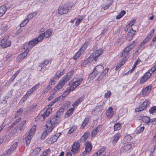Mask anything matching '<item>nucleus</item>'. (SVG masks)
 I'll return each instance as SVG.
<instances>
[{
  "instance_id": "nucleus-1",
  "label": "nucleus",
  "mask_w": 156,
  "mask_h": 156,
  "mask_svg": "<svg viewBox=\"0 0 156 156\" xmlns=\"http://www.w3.org/2000/svg\"><path fill=\"white\" fill-rule=\"evenodd\" d=\"M54 104L53 102H51L49 105L46 106L36 118L35 120L36 121L40 119H41V120L45 119L46 118L48 117L51 112H52V108L51 107Z\"/></svg>"
},
{
  "instance_id": "nucleus-2",
  "label": "nucleus",
  "mask_w": 156,
  "mask_h": 156,
  "mask_svg": "<svg viewBox=\"0 0 156 156\" xmlns=\"http://www.w3.org/2000/svg\"><path fill=\"white\" fill-rule=\"evenodd\" d=\"M60 117L56 115L51 117L49 121H48L46 124L47 128H52L53 129L56 125L58 124L60 122Z\"/></svg>"
},
{
  "instance_id": "nucleus-3",
  "label": "nucleus",
  "mask_w": 156,
  "mask_h": 156,
  "mask_svg": "<svg viewBox=\"0 0 156 156\" xmlns=\"http://www.w3.org/2000/svg\"><path fill=\"white\" fill-rule=\"evenodd\" d=\"M83 80V77H74L69 82V85H71L70 87V90H73L74 89L79 85Z\"/></svg>"
},
{
  "instance_id": "nucleus-4",
  "label": "nucleus",
  "mask_w": 156,
  "mask_h": 156,
  "mask_svg": "<svg viewBox=\"0 0 156 156\" xmlns=\"http://www.w3.org/2000/svg\"><path fill=\"white\" fill-rule=\"evenodd\" d=\"M42 37L41 38V37L38 36L37 38L32 40L29 41L28 43L25 44H24V48L25 49H28L29 51L30 48H32L39 42L42 41Z\"/></svg>"
},
{
  "instance_id": "nucleus-5",
  "label": "nucleus",
  "mask_w": 156,
  "mask_h": 156,
  "mask_svg": "<svg viewBox=\"0 0 156 156\" xmlns=\"http://www.w3.org/2000/svg\"><path fill=\"white\" fill-rule=\"evenodd\" d=\"M69 78L68 76V75H65L59 81L56 86L54 88L55 92H56L58 90L61 89L65 83L69 80Z\"/></svg>"
},
{
  "instance_id": "nucleus-6",
  "label": "nucleus",
  "mask_w": 156,
  "mask_h": 156,
  "mask_svg": "<svg viewBox=\"0 0 156 156\" xmlns=\"http://www.w3.org/2000/svg\"><path fill=\"white\" fill-rule=\"evenodd\" d=\"M9 36L7 35L4 38L1 40L0 42V46L2 48H5L10 46L11 42L10 41H7L8 39Z\"/></svg>"
},
{
  "instance_id": "nucleus-7",
  "label": "nucleus",
  "mask_w": 156,
  "mask_h": 156,
  "mask_svg": "<svg viewBox=\"0 0 156 156\" xmlns=\"http://www.w3.org/2000/svg\"><path fill=\"white\" fill-rule=\"evenodd\" d=\"M150 104V101L146 100L142 105H140L138 107L136 108V112H140L145 110L148 106H149Z\"/></svg>"
},
{
  "instance_id": "nucleus-8",
  "label": "nucleus",
  "mask_w": 156,
  "mask_h": 156,
  "mask_svg": "<svg viewBox=\"0 0 156 156\" xmlns=\"http://www.w3.org/2000/svg\"><path fill=\"white\" fill-rule=\"evenodd\" d=\"M103 50L102 49H100L93 53L89 57V59H92L96 61L97 59V58L100 56L102 53Z\"/></svg>"
},
{
  "instance_id": "nucleus-9",
  "label": "nucleus",
  "mask_w": 156,
  "mask_h": 156,
  "mask_svg": "<svg viewBox=\"0 0 156 156\" xmlns=\"http://www.w3.org/2000/svg\"><path fill=\"white\" fill-rule=\"evenodd\" d=\"M70 9L66 6H61L59 7L58 9V13L60 15L66 14L68 12Z\"/></svg>"
},
{
  "instance_id": "nucleus-10",
  "label": "nucleus",
  "mask_w": 156,
  "mask_h": 156,
  "mask_svg": "<svg viewBox=\"0 0 156 156\" xmlns=\"http://www.w3.org/2000/svg\"><path fill=\"white\" fill-rule=\"evenodd\" d=\"M104 69V67L102 65H98L94 68L91 74H94L95 76H96L101 72Z\"/></svg>"
},
{
  "instance_id": "nucleus-11",
  "label": "nucleus",
  "mask_w": 156,
  "mask_h": 156,
  "mask_svg": "<svg viewBox=\"0 0 156 156\" xmlns=\"http://www.w3.org/2000/svg\"><path fill=\"white\" fill-rule=\"evenodd\" d=\"M80 147V144L78 142L74 143L71 150V151L73 154H75L78 152Z\"/></svg>"
},
{
  "instance_id": "nucleus-12",
  "label": "nucleus",
  "mask_w": 156,
  "mask_h": 156,
  "mask_svg": "<svg viewBox=\"0 0 156 156\" xmlns=\"http://www.w3.org/2000/svg\"><path fill=\"white\" fill-rule=\"evenodd\" d=\"M92 150L91 144L89 142H87L85 148V150L82 153L83 155L84 156L88 154Z\"/></svg>"
},
{
  "instance_id": "nucleus-13",
  "label": "nucleus",
  "mask_w": 156,
  "mask_h": 156,
  "mask_svg": "<svg viewBox=\"0 0 156 156\" xmlns=\"http://www.w3.org/2000/svg\"><path fill=\"white\" fill-rule=\"evenodd\" d=\"M52 33V30L51 29H48L46 31L43 33L41 34L39 36L41 37L42 41L43 40L44 37L46 38H48L50 37L51 34Z\"/></svg>"
},
{
  "instance_id": "nucleus-14",
  "label": "nucleus",
  "mask_w": 156,
  "mask_h": 156,
  "mask_svg": "<svg viewBox=\"0 0 156 156\" xmlns=\"http://www.w3.org/2000/svg\"><path fill=\"white\" fill-rule=\"evenodd\" d=\"M87 48V45L86 44L83 45V47L81 48L80 50L78 51L76 54L74 56L73 58L75 60H76L80 56L82 55L84 52L83 48Z\"/></svg>"
},
{
  "instance_id": "nucleus-15",
  "label": "nucleus",
  "mask_w": 156,
  "mask_h": 156,
  "mask_svg": "<svg viewBox=\"0 0 156 156\" xmlns=\"http://www.w3.org/2000/svg\"><path fill=\"white\" fill-rule=\"evenodd\" d=\"M18 145V143L17 142H15L11 146L10 148L6 151V154L8 155L13 152L16 149V147Z\"/></svg>"
},
{
  "instance_id": "nucleus-16",
  "label": "nucleus",
  "mask_w": 156,
  "mask_h": 156,
  "mask_svg": "<svg viewBox=\"0 0 156 156\" xmlns=\"http://www.w3.org/2000/svg\"><path fill=\"white\" fill-rule=\"evenodd\" d=\"M27 49H25V50L23 52L18 56L17 59L18 61H22L27 56L29 52L28 50Z\"/></svg>"
},
{
  "instance_id": "nucleus-17",
  "label": "nucleus",
  "mask_w": 156,
  "mask_h": 156,
  "mask_svg": "<svg viewBox=\"0 0 156 156\" xmlns=\"http://www.w3.org/2000/svg\"><path fill=\"white\" fill-rule=\"evenodd\" d=\"M135 31H134L132 27H131L126 36V39L128 41H130L134 35Z\"/></svg>"
},
{
  "instance_id": "nucleus-18",
  "label": "nucleus",
  "mask_w": 156,
  "mask_h": 156,
  "mask_svg": "<svg viewBox=\"0 0 156 156\" xmlns=\"http://www.w3.org/2000/svg\"><path fill=\"white\" fill-rule=\"evenodd\" d=\"M151 73L149 72H147L141 78L140 83H143L146 81L151 76Z\"/></svg>"
},
{
  "instance_id": "nucleus-19",
  "label": "nucleus",
  "mask_w": 156,
  "mask_h": 156,
  "mask_svg": "<svg viewBox=\"0 0 156 156\" xmlns=\"http://www.w3.org/2000/svg\"><path fill=\"white\" fill-rule=\"evenodd\" d=\"M132 147L131 144H127L122 147L120 149L121 153H124L128 151Z\"/></svg>"
},
{
  "instance_id": "nucleus-20",
  "label": "nucleus",
  "mask_w": 156,
  "mask_h": 156,
  "mask_svg": "<svg viewBox=\"0 0 156 156\" xmlns=\"http://www.w3.org/2000/svg\"><path fill=\"white\" fill-rule=\"evenodd\" d=\"M47 128L48 129L47 130L44 131L42 133V135L41 137V139H44L49 134V133L51 132L53 130V128Z\"/></svg>"
},
{
  "instance_id": "nucleus-21",
  "label": "nucleus",
  "mask_w": 156,
  "mask_h": 156,
  "mask_svg": "<svg viewBox=\"0 0 156 156\" xmlns=\"http://www.w3.org/2000/svg\"><path fill=\"white\" fill-rule=\"evenodd\" d=\"M154 33V29H152L150 32V33L147 35L146 38L143 41L145 43L148 41L151 38V37L153 35Z\"/></svg>"
},
{
  "instance_id": "nucleus-22",
  "label": "nucleus",
  "mask_w": 156,
  "mask_h": 156,
  "mask_svg": "<svg viewBox=\"0 0 156 156\" xmlns=\"http://www.w3.org/2000/svg\"><path fill=\"white\" fill-rule=\"evenodd\" d=\"M101 129V126L100 125H99L97 126V127L93 130L91 132V135L92 136H95L97 133L98 132L100 131Z\"/></svg>"
},
{
  "instance_id": "nucleus-23",
  "label": "nucleus",
  "mask_w": 156,
  "mask_h": 156,
  "mask_svg": "<svg viewBox=\"0 0 156 156\" xmlns=\"http://www.w3.org/2000/svg\"><path fill=\"white\" fill-rule=\"evenodd\" d=\"M114 113L112 107H110L107 110L106 115L108 117H111L113 116Z\"/></svg>"
},
{
  "instance_id": "nucleus-24",
  "label": "nucleus",
  "mask_w": 156,
  "mask_h": 156,
  "mask_svg": "<svg viewBox=\"0 0 156 156\" xmlns=\"http://www.w3.org/2000/svg\"><path fill=\"white\" fill-rule=\"evenodd\" d=\"M135 45V42L134 41L132 43L127 46L124 50L129 53V51L134 47Z\"/></svg>"
},
{
  "instance_id": "nucleus-25",
  "label": "nucleus",
  "mask_w": 156,
  "mask_h": 156,
  "mask_svg": "<svg viewBox=\"0 0 156 156\" xmlns=\"http://www.w3.org/2000/svg\"><path fill=\"white\" fill-rule=\"evenodd\" d=\"M151 87L149 86L146 87L142 90V93L144 95L147 96L150 93Z\"/></svg>"
},
{
  "instance_id": "nucleus-26",
  "label": "nucleus",
  "mask_w": 156,
  "mask_h": 156,
  "mask_svg": "<svg viewBox=\"0 0 156 156\" xmlns=\"http://www.w3.org/2000/svg\"><path fill=\"white\" fill-rule=\"evenodd\" d=\"M120 137V134L119 133H117L115 134L113 137V139L112 141L113 144H115L118 141Z\"/></svg>"
},
{
  "instance_id": "nucleus-27",
  "label": "nucleus",
  "mask_w": 156,
  "mask_h": 156,
  "mask_svg": "<svg viewBox=\"0 0 156 156\" xmlns=\"http://www.w3.org/2000/svg\"><path fill=\"white\" fill-rule=\"evenodd\" d=\"M41 150V149L39 147H37L34 149L32 153L33 156H37L38 155Z\"/></svg>"
},
{
  "instance_id": "nucleus-28",
  "label": "nucleus",
  "mask_w": 156,
  "mask_h": 156,
  "mask_svg": "<svg viewBox=\"0 0 156 156\" xmlns=\"http://www.w3.org/2000/svg\"><path fill=\"white\" fill-rule=\"evenodd\" d=\"M89 135V133L88 132H85L84 135L82 136L80 139L81 142H83L86 140Z\"/></svg>"
},
{
  "instance_id": "nucleus-29",
  "label": "nucleus",
  "mask_w": 156,
  "mask_h": 156,
  "mask_svg": "<svg viewBox=\"0 0 156 156\" xmlns=\"http://www.w3.org/2000/svg\"><path fill=\"white\" fill-rule=\"evenodd\" d=\"M6 10L5 6L2 5L0 7V17L5 14Z\"/></svg>"
},
{
  "instance_id": "nucleus-30",
  "label": "nucleus",
  "mask_w": 156,
  "mask_h": 156,
  "mask_svg": "<svg viewBox=\"0 0 156 156\" xmlns=\"http://www.w3.org/2000/svg\"><path fill=\"white\" fill-rule=\"evenodd\" d=\"M106 149V148L105 147H103L101 148L100 150H98L96 153L93 154V156H99L102 152H103Z\"/></svg>"
},
{
  "instance_id": "nucleus-31",
  "label": "nucleus",
  "mask_w": 156,
  "mask_h": 156,
  "mask_svg": "<svg viewBox=\"0 0 156 156\" xmlns=\"http://www.w3.org/2000/svg\"><path fill=\"white\" fill-rule=\"evenodd\" d=\"M74 110V108H72L69 109L66 112V114L65 115V117L67 118L71 116Z\"/></svg>"
},
{
  "instance_id": "nucleus-32",
  "label": "nucleus",
  "mask_w": 156,
  "mask_h": 156,
  "mask_svg": "<svg viewBox=\"0 0 156 156\" xmlns=\"http://www.w3.org/2000/svg\"><path fill=\"white\" fill-rule=\"evenodd\" d=\"M66 110L67 109H65V108L62 105L58 112H57L56 115L59 116L61 117V115L63 113L64 111Z\"/></svg>"
},
{
  "instance_id": "nucleus-33",
  "label": "nucleus",
  "mask_w": 156,
  "mask_h": 156,
  "mask_svg": "<svg viewBox=\"0 0 156 156\" xmlns=\"http://www.w3.org/2000/svg\"><path fill=\"white\" fill-rule=\"evenodd\" d=\"M83 17L81 16H78L77 17V19L76 21L75 22V25L78 26L79 24L81 23L83 20Z\"/></svg>"
},
{
  "instance_id": "nucleus-34",
  "label": "nucleus",
  "mask_w": 156,
  "mask_h": 156,
  "mask_svg": "<svg viewBox=\"0 0 156 156\" xmlns=\"http://www.w3.org/2000/svg\"><path fill=\"white\" fill-rule=\"evenodd\" d=\"M8 28L7 24L6 23H4L2 24L1 26V29L3 32H5Z\"/></svg>"
},
{
  "instance_id": "nucleus-35",
  "label": "nucleus",
  "mask_w": 156,
  "mask_h": 156,
  "mask_svg": "<svg viewBox=\"0 0 156 156\" xmlns=\"http://www.w3.org/2000/svg\"><path fill=\"white\" fill-rule=\"evenodd\" d=\"M65 70L63 69L61 71L58 70L56 73L55 75L57 77L59 78L63 75L65 73Z\"/></svg>"
},
{
  "instance_id": "nucleus-36",
  "label": "nucleus",
  "mask_w": 156,
  "mask_h": 156,
  "mask_svg": "<svg viewBox=\"0 0 156 156\" xmlns=\"http://www.w3.org/2000/svg\"><path fill=\"white\" fill-rule=\"evenodd\" d=\"M59 133H56L54 136L51 137L50 139V143H51L52 142H55L57 140L58 138L56 135H58Z\"/></svg>"
},
{
  "instance_id": "nucleus-37",
  "label": "nucleus",
  "mask_w": 156,
  "mask_h": 156,
  "mask_svg": "<svg viewBox=\"0 0 156 156\" xmlns=\"http://www.w3.org/2000/svg\"><path fill=\"white\" fill-rule=\"evenodd\" d=\"M23 109L21 108H20L17 111L16 114L14 116L15 119H16L19 116H20L23 112Z\"/></svg>"
},
{
  "instance_id": "nucleus-38",
  "label": "nucleus",
  "mask_w": 156,
  "mask_h": 156,
  "mask_svg": "<svg viewBox=\"0 0 156 156\" xmlns=\"http://www.w3.org/2000/svg\"><path fill=\"white\" fill-rule=\"evenodd\" d=\"M83 100V98L81 97L79 99L76 101L73 105V106L75 107L77 106Z\"/></svg>"
},
{
  "instance_id": "nucleus-39",
  "label": "nucleus",
  "mask_w": 156,
  "mask_h": 156,
  "mask_svg": "<svg viewBox=\"0 0 156 156\" xmlns=\"http://www.w3.org/2000/svg\"><path fill=\"white\" fill-rule=\"evenodd\" d=\"M89 121V118L87 117L84 120V122H83L81 127H82V128H83L88 123Z\"/></svg>"
},
{
  "instance_id": "nucleus-40",
  "label": "nucleus",
  "mask_w": 156,
  "mask_h": 156,
  "mask_svg": "<svg viewBox=\"0 0 156 156\" xmlns=\"http://www.w3.org/2000/svg\"><path fill=\"white\" fill-rule=\"evenodd\" d=\"M151 120L150 118L147 116H144L142 118L143 122L147 123L151 122Z\"/></svg>"
},
{
  "instance_id": "nucleus-41",
  "label": "nucleus",
  "mask_w": 156,
  "mask_h": 156,
  "mask_svg": "<svg viewBox=\"0 0 156 156\" xmlns=\"http://www.w3.org/2000/svg\"><path fill=\"white\" fill-rule=\"evenodd\" d=\"M121 125L120 123H117L114 126V129L115 131L121 129Z\"/></svg>"
},
{
  "instance_id": "nucleus-42",
  "label": "nucleus",
  "mask_w": 156,
  "mask_h": 156,
  "mask_svg": "<svg viewBox=\"0 0 156 156\" xmlns=\"http://www.w3.org/2000/svg\"><path fill=\"white\" fill-rule=\"evenodd\" d=\"M26 122V120H25L21 122V123L19 124L18 126V129L21 131L23 129V126L24 124H25Z\"/></svg>"
},
{
  "instance_id": "nucleus-43",
  "label": "nucleus",
  "mask_w": 156,
  "mask_h": 156,
  "mask_svg": "<svg viewBox=\"0 0 156 156\" xmlns=\"http://www.w3.org/2000/svg\"><path fill=\"white\" fill-rule=\"evenodd\" d=\"M94 60L92 59H89V57L87 60L84 61L83 62V66H85L87 64L88 65L89 64V63L90 62V61H94Z\"/></svg>"
},
{
  "instance_id": "nucleus-44",
  "label": "nucleus",
  "mask_w": 156,
  "mask_h": 156,
  "mask_svg": "<svg viewBox=\"0 0 156 156\" xmlns=\"http://www.w3.org/2000/svg\"><path fill=\"white\" fill-rule=\"evenodd\" d=\"M37 106L36 104H33L30 106L29 108V110L30 111L34 110Z\"/></svg>"
},
{
  "instance_id": "nucleus-45",
  "label": "nucleus",
  "mask_w": 156,
  "mask_h": 156,
  "mask_svg": "<svg viewBox=\"0 0 156 156\" xmlns=\"http://www.w3.org/2000/svg\"><path fill=\"white\" fill-rule=\"evenodd\" d=\"M132 138V137L129 135H127L124 138V140L127 142H129Z\"/></svg>"
},
{
  "instance_id": "nucleus-46",
  "label": "nucleus",
  "mask_w": 156,
  "mask_h": 156,
  "mask_svg": "<svg viewBox=\"0 0 156 156\" xmlns=\"http://www.w3.org/2000/svg\"><path fill=\"white\" fill-rule=\"evenodd\" d=\"M156 111V106H153L150 108L149 112L150 113H153L155 112Z\"/></svg>"
},
{
  "instance_id": "nucleus-47",
  "label": "nucleus",
  "mask_w": 156,
  "mask_h": 156,
  "mask_svg": "<svg viewBox=\"0 0 156 156\" xmlns=\"http://www.w3.org/2000/svg\"><path fill=\"white\" fill-rule=\"evenodd\" d=\"M31 138L32 137H31V136H27L25 138V140L27 145L29 144Z\"/></svg>"
},
{
  "instance_id": "nucleus-48",
  "label": "nucleus",
  "mask_w": 156,
  "mask_h": 156,
  "mask_svg": "<svg viewBox=\"0 0 156 156\" xmlns=\"http://www.w3.org/2000/svg\"><path fill=\"white\" fill-rule=\"evenodd\" d=\"M51 88H52V86L51 85H48L45 88V89L43 90V92L44 93H47L48 91L50 90Z\"/></svg>"
},
{
  "instance_id": "nucleus-49",
  "label": "nucleus",
  "mask_w": 156,
  "mask_h": 156,
  "mask_svg": "<svg viewBox=\"0 0 156 156\" xmlns=\"http://www.w3.org/2000/svg\"><path fill=\"white\" fill-rule=\"evenodd\" d=\"M71 104V102L70 101H68L64 104L62 106L65 108V109H67Z\"/></svg>"
},
{
  "instance_id": "nucleus-50",
  "label": "nucleus",
  "mask_w": 156,
  "mask_h": 156,
  "mask_svg": "<svg viewBox=\"0 0 156 156\" xmlns=\"http://www.w3.org/2000/svg\"><path fill=\"white\" fill-rule=\"evenodd\" d=\"M29 21V20L28 19H26L24 20L20 24V27H23Z\"/></svg>"
},
{
  "instance_id": "nucleus-51",
  "label": "nucleus",
  "mask_w": 156,
  "mask_h": 156,
  "mask_svg": "<svg viewBox=\"0 0 156 156\" xmlns=\"http://www.w3.org/2000/svg\"><path fill=\"white\" fill-rule=\"evenodd\" d=\"M20 72V70H18L11 77V80H12V81H13L16 76L18 75V74Z\"/></svg>"
},
{
  "instance_id": "nucleus-52",
  "label": "nucleus",
  "mask_w": 156,
  "mask_h": 156,
  "mask_svg": "<svg viewBox=\"0 0 156 156\" xmlns=\"http://www.w3.org/2000/svg\"><path fill=\"white\" fill-rule=\"evenodd\" d=\"M71 91L70 90V89L69 90H67L65 91L64 93L62 95L63 97H65L67 96L70 92V91Z\"/></svg>"
},
{
  "instance_id": "nucleus-53",
  "label": "nucleus",
  "mask_w": 156,
  "mask_h": 156,
  "mask_svg": "<svg viewBox=\"0 0 156 156\" xmlns=\"http://www.w3.org/2000/svg\"><path fill=\"white\" fill-rule=\"evenodd\" d=\"M144 126L139 128L136 130V133L138 134L142 132L144 129Z\"/></svg>"
},
{
  "instance_id": "nucleus-54",
  "label": "nucleus",
  "mask_w": 156,
  "mask_h": 156,
  "mask_svg": "<svg viewBox=\"0 0 156 156\" xmlns=\"http://www.w3.org/2000/svg\"><path fill=\"white\" fill-rule=\"evenodd\" d=\"M123 65V61H121L116 66L115 70H117L118 69H119Z\"/></svg>"
},
{
  "instance_id": "nucleus-55",
  "label": "nucleus",
  "mask_w": 156,
  "mask_h": 156,
  "mask_svg": "<svg viewBox=\"0 0 156 156\" xmlns=\"http://www.w3.org/2000/svg\"><path fill=\"white\" fill-rule=\"evenodd\" d=\"M39 85L40 83H38L36 84L35 86H34L32 88H31L32 90H33V91L34 92L36 90L37 88L39 87Z\"/></svg>"
},
{
  "instance_id": "nucleus-56",
  "label": "nucleus",
  "mask_w": 156,
  "mask_h": 156,
  "mask_svg": "<svg viewBox=\"0 0 156 156\" xmlns=\"http://www.w3.org/2000/svg\"><path fill=\"white\" fill-rule=\"evenodd\" d=\"M105 75L106 74L103 72L101 74L99 77L98 78V80L100 81L101 80H102L103 78L105 76Z\"/></svg>"
},
{
  "instance_id": "nucleus-57",
  "label": "nucleus",
  "mask_w": 156,
  "mask_h": 156,
  "mask_svg": "<svg viewBox=\"0 0 156 156\" xmlns=\"http://www.w3.org/2000/svg\"><path fill=\"white\" fill-rule=\"evenodd\" d=\"M49 61L48 60H44V62L41 64V66L42 67H44V66L48 64Z\"/></svg>"
},
{
  "instance_id": "nucleus-58",
  "label": "nucleus",
  "mask_w": 156,
  "mask_h": 156,
  "mask_svg": "<svg viewBox=\"0 0 156 156\" xmlns=\"http://www.w3.org/2000/svg\"><path fill=\"white\" fill-rule=\"evenodd\" d=\"M111 94V92L110 91H108L107 93L105 94V97L106 98H108L110 96Z\"/></svg>"
},
{
  "instance_id": "nucleus-59",
  "label": "nucleus",
  "mask_w": 156,
  "mask_h": 156,
  "mask_svg": "<svg viewBox=\"0 0 156 156\" xmlns=\"http://www.w3.org/2000/svg\"><path fill=\"white\" fill-rule=\"evenodd\" d=\"M102 106L99 105L96 107L95 110L97 112H99L102 109Z\"/></svg>"
},
{
  "instance_id": "nucleus-60",
  "label": "nucleus",
  "mask_w": 156,
  "mask_h": 156,
  "mask_svg": "<svg viewBox=\"0 0 156 156\" xmlns=\"http://www.w3.org/2000/svg\"><path fill=\"white\" fill-rule=\"evenodd\" d=\"M76 129V126H73L72 128H71L69 131V133H72Z\"/></svg>"
},
{
  "instance_id": "nucleus-61",
  "label": "nucleus",
  "mask_w": 156,
  "mask_h": 156,
  "mask_svg": "<svg viewBox=\"0 0 156 156\" xmlns=\"http://www.w3.org/2000/svg\"><path fill=\"white\" fill-rule=\"evenodd\" d=\"M128 53V52L124 50L122 52V54L121 55V56L126 57Z\"/></svg>"
},
{
  "instance_id": "nucleus-62",
  "label": "nucleus",
  "mask_w": 156,
  "mask_h": 156,
  "mask_svg": "<svg viewBox=\"0 0 156 156\" xmlns=\"http://www.w3.org/2000/svg\"><path fill=\"white\" fill-rule=\"evenodd\" d=\"M33 91L32 90V89H30L29 90L27 91V93L25 95H26L27 96H28V98L29 96L33 93Z\"/></svg>"
},
{
  "instance_id": "nucleus-63",
  "label": "nucleus",
  "mask_w": 156,
  "mask_h": 156,
  "mask_svg": "<svg viewBox=\"0 0 156 156\" xmlns=\"http://www.w3.org/2000/svg\"><path fill=\"white\" fill-rule=\"evenodd\" d=\"M34 132L30 130L29 133L27 134V136H31V137H32L33 135L34 134Z\"/></svg>"
},
{
  "instance_id": "nucleus-64",
  "label": "nucleus",
  "mask_w": 156,
  "mask_h": 156,
  "mask_svg": "<svg viewBox=\"0 0 156 156\" xmlns=\"http://www.w3.org/2000/svg\"><path fill=\"white\" fill-rule=\"evenodd\" d=\"M135 22L136 20L134 19L132 20L131 21L129 22V24H128V25H129V27H130V26H131L134 25Z\"/></svg>"
}]
</instances>
